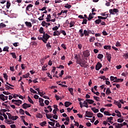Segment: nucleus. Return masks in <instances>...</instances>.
<instances>
[{
    "mask_svg": "<svg viewBox=\"0 0 128 128\" xmlns=\"http://www.w3.org/2000/svg\"><path fill=\"white\" fill-rule=\"evenodd\" d=\"M25 24L28 28H32V23L30 22H25Z\"/></svg>",
    "mask_w": 128,
    "mask_h": 128,
    "instance_id": "obj_16",
    "label": "nucleus"
},
{
    "mask_svg": "<svg viewBox=\"0 0 128 128\" xmlns=\"http://www.w3.org/2000/svg\"><path fill=\"white\" fill-rule=\"evenodd\" d=\"M97 116L98 118H102V116H104V115H102V114L101 113H98L97 114Z\"/></svg>",
    "mask_w": 128,
    "mask_h": 128,
    "instance_id": "obj_55",
    "label": "nucleus"
},
{
    "mask_svg": "<svg viewBox=\"0 0 128 128\" xmlns=\"http://www.w3.org/2000/svg\"><path fill=\"white\" fill-rule=\"evenodd\" d=\"M98 18H100V20H106L108 18V17H102V16H98Z\"/></svg>",
    "mask_w": 128,
    "mask_h": 128,
    "instance_id": "obj_45",
    "label": "nucleus"
},
{
    "mask_svg": "<svg viewBox=\"0 0 128 128\" xmlns=\"http://www.w3.org/2000/svg\"><path fill=\"white\" fill-rule=\"evenodd\" d=\"M114 104L118 106V108H122V104H120V102H116L114 100Z\"/></svg>",
    "mask_w": 128,
    "mask_h": 128,
    "instance_id": "obj_12",
    "label": "nucleus"
},
{
    "mask_svg": "<svg viewBox=\"0 0 128 128\" xmlns=\"http://www.w3.org/2000/svg\"><path fill=\"white\" fill-rule=\"evenodd\" d=\"M5 86H6V90H14L13 88L10 86L6 84H5Z\"/></svg>",
    "mask_w": 128,
    "mask_h": 128,
    "instance_id": "obj_38",
    "label": "nucleus"
},
{
    "mask_svg": "<svg viewBox=\"0 0 128 128\" xmlns=\"http://www.w3.org/2000/svg\"><path fill=\"white\" fill-rule=\"evenodd\" d=\"M10 54H12L13 58H16V52H11Z\"/></svg>",
    "mask_w": 128,
    "mask_h": 128,
    "instance_id": "obj_41",
    "label": "nucleus"
},
{
    "mask_svg": "<svg viewBox=\"0 0 128 128\" xmlns=\"http://www.w3.org/2000/svg\"><path fill=\"white\" fill-rule=\"evenodd\" d=\"M86 118H92V116H94V113L90 112L88 111H86Z\"/></svg>",
    "mask_w": 128,
    "mask_h": 128,
    "instance_id": "obj_7",
    "label": "nucleus"
},
{
    "mask_svg": "<svg viewBox=\"0 0 128 128\" xmlns=\"http://www.w3.org/2000/svg\"><path fill=\"white\" fill-rule=\"evenodd\" d=\"M72 103L70 102H64V106L66 108H68L70 106H72Z\"/></svg>",
    "mask_w": 128,
    "mask_h": 128,
    "instance_id": "obj_13",
    "label": "nucleus"
},
{
    "mask_svg": "<svg viewBox=\"0 0 128 128\" xmlns=\"http://www.w3.org/2000/svg\"><path fill=\"white\" fill-rule=\"evenodd\" d=\"M98 58H99V60H102V58H104V55L102 54H98L97 56Z\"/></svg>",
    "mask_w": 128,
    "mask_h": 128,
    "instance_id": "obj_35",
    "label": "nucleus"
},
{
    "mask_svg": "<svg viewBox=\"0 0 128 128\" xmlns=\"http://www.w3.org/2000/svg\"><path fill=\"white\" fill-rule=\"evenodd\" d=\"M46 118H48V120H50V118H52V116H54L52 114H50V115L48 114H46Z\"/></svg>",
    "mask_w": 128,
    "mask_h": 128,
    "instance_id": "obj_24",
    "label": "nucleus"
},
{
    "mask_svg": "<svg viewBox=\"0 0 128 128\" xmlns=\"http://www.w3.org/2000/svg\"><path fill=\"white\" fill-rule=\"evenodd\" d=\"M106 58L108 62H110V60L112 58V54L110 53L106 52Z\"/></svg>",
    "mask_w": 128,
    "mask_h": 128,
    "instance_id": "obj_9",
    "label": "nucleus"
},
{
    "mask_svg": "<svg viewBox=\"0 0 128 128\" xmlns=\"http://www.w3.org/2000/svg\"><path fill=\"white\" fill-rule=\"evenodd\" d=\"M8 48H10L8 46L4 47L3 48V52H8Z\"/></svg>",
    "mask_w": 128,
    "mask_h": 128,
    "instance_id": "obj_29",
    "label": "nucleus"
},
{
    "mask_svg": "<svg viewBox=\"0 0 128 128\" xmlns=\"http://www.w3.org/2000/svg\"><path fill=\"white\" fill-rule=\"evenodd\" d=\"M94 98L96 100V102H100V97L94 96Z\"/></svg>",
    "mask_w": 128,
    "mask_h": 128,
    "instance_id": "obj_54",
    "label": "nucleus"
},
{
    "mask_svg": "<svg viewBox=\"0 0 128 128\" xmlns=\"http://www.w3.org/2000/svg\"><path fill=\"white\" fill-rule=\"evenodd\" d=\"M55 98L57 100H62V98H60V96H58V95L55 96Z\"/></svg>",
    "mask_w": 128,
    "mask_h": 128,
    "instance_id": "obj_56",
    "label": "nucleus"
},
{
    "mask_svg": "<svg viewBox=\"0 0 128 128\" xmlns=\"http://www.w3.org/2000/svg\"><path fill=\"white\" fill-rule=\"evenodd\" d=\"M37 117L38 118H42V115L41 114L39 113V114H38Z\"/></svg>",
    "mask_w": 128,
    "mask_h": 128,
    "instance_id": "obj_59",
    "label": "nucleus"
},
{
    "mask_svg": "<svg viewBox=\"0 0 128 128\" xmlns=\"http://www.w3.org/2000/svg\"><path fill=\"white\" fill-rule=\"evenodd\" d=\"M10 1H7V2H6V8L8 9L10 8Z\"/></svg>",
    "mask_w": 128,
    "mask_h": 128,
    "instance_id": "obj_28",
    "label": "nucleus"
},
{
    "mask_svg": "<svg viewBox=\"0 0 128 128\" xmlns=\"http://www.w3.org/2000/svg\"><path fill=\"white\" fill-rule=\"evenodd\" d=\"M5 96L4 94H0V100H3V102H4L6 100V98H4Z\"/></svg>",
    "mask_w": 128,
    "mask_h": 128,
    "instance_id": "obj_22",
    "label": "nucleus"
},
{
    "mask_svg": "<svg viewBox=\"0 0 128 128\" xmlns=\"http://www.w3.org/2000/svg\"><path fill=\"white\" fill-rule=\"evenodd\" d=\"M46 124V121H44L40 124V126H44Z\"/></svg>",
    "mask_w": 128,
    "mask_h": 128,
    "instance_id": "obj_47",
    "label": "nucleus"
},
{
    "mask_svg": "<svg viewBox=\"0 0 128 128\" xmlns=\"http://www.w3.org/2000/svg\"><path fill=\"white\" fill-rule=\"evenodd\" d=\"M112 126H116V128H122V126H124V124H118L116 122L114 123Z\"/></svg>",
    "mask_w": 128,
    "mask_h": 128,
    "instance_id": "obj_6",
    "label": "nucleus"
},
{
    "mask_svg": "<svg viewBox=\"0 0 128 128\" xmlns=\"http://www.w3.org/2000/svg\"><path fill=\"white\" fill-rule=\"evenodd\" d=\"M86 101L87 102L88 104H94V101L90 99H86Z\"/></svg>",
    "mask_w": 128,
    "mask_h": 128,
    "instance_id": "obj_17",
    "label": "nucleus"
},
{
    "mask_svg": "<svg viewBox=\"0 0 128 128\" xmlns=\"http://www.w3.org/2000/svg\"><path fill=\"white\" fill-rule=\"evenodd\" d=\"M88 22V20L83 18V22H82V24H86Z\"/></svg>",
    "mask_w": 128,
    "mask_h": 128,
    "instance_id": "obj_44",
    "label": "nucleus"
},
{
    "mask_svg": "<svg viewBox=\"0 0 128 128\" xmlns=\"http://www.w3.org/2000/svg\"><path fill=\"white\" fill-rule=\"evenodd\" d=\"M60 35V32H58V30H56L54 32V34H53L54 36H58Z\"/></svg>",
    "mask_w": 128,
    "mask_h": 128,
    "instance_id": "obj_14",
    "label": "nucleus"
},
{
    "mask_svg": "<svg viewBox=\"0 0 128 128\" xmlns=\"http://www.w3.org/2000/svg\"><path fill=\"white\" fill-rule=\"evenodd\" d=\"M3 75L4 78L6 80H8V74H6V73H4Z\"/></svg>",
    "mask_w": 128,
    "mask_h": 128,
    "instance_id": "obj_42",
    "label": "nucleus"
},
{
    "mask_svg": "<svg viewBox=\"0 0 128 128\" xmlns=\"http://www.w3.org/2000/svg\"><path fill=\"white\" fill-rule=\"evenodd\" d=\"M116 46L118 48L120 46H122V44H120V42H116Z\"/></svg>",
    "mask_w": 128,
    "mask_h": 128,
    "instance_id": "obj_51",
    "label": "nucleus"
},
{
    "mask_svg": "<svg viewBox=\"0 0 128 128\" xmlns=\"http://www.w3.org/2000/svg\"><path fill=\"white\" fill-rule=\"evenodd\" d=\"M12 102H14V103L18 102V104H22V101L20 100H12Z\"/></svg>",
    "mask_w": 128,
    "mask_h": 128,
    "instance_id": "obj_11",
    "label": "nucleus"
},
{
    "mask_svg": "<svg viewBox=\"0 0 128 128\" xmlns=\"http://www.w3.org/2000/svg\"><path fill=\"white\" fill-rule=\"evenodd\" d=\"M82 44H78V48H79V50H82Z\"/></svg>",
    "mask_w": 128,
    "mask_h": 128,
    "instance_id": "obj_60",
    "label": "nucleus"
},
{
    "mask_svg": "<svg viewBox=\"0 0 128 128\" xmlns=\"http://www.w3.org/2000/svg\"><path fill=\"white\" fill-rule=\"evenodd\" d=\"M31 106L30 104H28L26 103H24L22 105V108H24V110H26L28 108H30Z\"/></svg>",
    "mask_w": 128,
    "mask_h": 128,
    "instance_id": "obj_8",
    "label": "nucleus"
},
{
    "mask_svg": "<svg viewBox=\"0 0 128 128\" xmlns=\"http://www.w3.org/2000/svg\"><path fill=\"white\" fill-rule=\"evenodd\" d=\"M43 42L44 44H46V42H48V40L50 38V36L48 35V34H46V32H44L43 36Z\"/></svg>",
    "mask_w": 128,
    "mask_h": 128,
    "instance_id": "obj_3",
    "label": "nucleus"
},
{
    "mask_svg": "<svg viewBox=\"0 0 128 128\" xmlns=\"http://www.w3.org/2000/svg\"><path fill=\"white\" fill-rule=\"evenodd\" d=\"M117 122H120V124H122V122H124V119H122L120 118H118L117 120Z\"/></svg>",
    "mask_w": 128,
    "mask_h": 128,
    "instance_id": "obj_50",
    "label": "nucleus"
},
{
    "mask_svg": "<svg viewBox=\"0 0 128 128\" xmlns=\"http://www.w3.org/2000/svg\"><path fill=\"white\" fill-rule=\"evenodd\" d=\"M28 101L29 102H30V104H34V101L32 100L30 96H28Z\"/></svg>",
    "mask_w": 128,
    "mask_h": 128,
    "instance_id": "obj_40",
    "label": "nucleus"
},
{
    "mask_svg": "<svg viewBox=\"0 0 128 128\" xmlns=\"http://www.w3.org/2000/svg\"><path fill=\"white\" fill-rule=\"evenodd\" d=\"M68 90L70 92L72 96H74V89L72 88H69Z\"/></svg>",
    "mask_w": 128,
    "mask_h": 128,
    "instance_id": "obj_27",
    "label": "nucleus"
},
{
    "mask_svg": "<svg viewBox=\"0 0 128 128\" xmlns=\"http://www.w3.org/2000/svg\"><path fill=\"white\" fill-rule=\"evenodd\" d=\"M48 68V65H44L42 67V70L44 71V70H48V69L46 68Z\"/></svg>",
    "mask_w": 128,
    "mask_h": 128,
    "instance_id": "obj_37",
    "label": "nucleus"
},
{
    "mask_svg": "<svg viewBox=\"0 0 128 128\" xmlns=\"http://www.w3.org/2000/svg\"><path fill=\"white\" fill-rule=\"evenodd\" d=\"M94 40H96V38H94V37H92L91 38H90L89 39V41L90 42H94Z\"/></svg>",
    "mask_w": 128,
    "mask_h": 128,
    "instance_id": "obj_36",
    "label": "nucleus"
},
{
    "mask_svg": "<svg viewBox=\"0 0 128 128\" xmlns=\"http://www.w3.org/2000/svg\"><path fill=\"white\" fill-rule=\"evenodd\" d=\"M104 50H110L112 46H104Z\"/></svg>",
    "mask_w": 128,
    "mask_h": 128,
    "instance_id": "obj_32",
    "label": "nucleus"
},
{
    "mask_svg": "<svg viewBox=\"0 0 128 128\" xmlns=\"http://www.w3.org/2000/svg\"><path fill=\"white\" fill-rule=\"evenodd\" d=\"M60 32L62 34L63 36H66V32L64 30H60Z\"/></svg>",
    "mask_w": 128,
    "mask_h": 128,
    "instance_id": "obj_43",
    "label": "nucleus"
},
{
    "mask_svg": "<svg viewBox=\"0 0 128 128\" xmlns=\"http://www.w3.org/2000/svg\"><path fill=\"white\" fill-rule=\"evenodd\" d=\"M64 72V70H62L60 72V74H59L60 78H62Z\"/></svg>",
    "mask_w": 128,
    "mask_h": 128,
    "instance_id": "obj_49",
    "label": "nucleus"
},
{
    "mask_svg": "<svg viewBox=\"0 0 128 128\" xmlns=\"http://www.w3.org/2000/svg\"><path fill=\"white\" fill-rule=\"evenodd\" d=\"M6 25L4 23H0V28H6Z\"/></svg>",
    "mask_w": 128,
    "mask_h": 128,
    "instance_id": "obj_33",
    "label": "nucleus"
},
{
    "mask_svg": "<svg viewBox=\"0 0 128 128\" xmlns=\"http://www.w3.org/2000/svg\"><path fill=\"white\" fill-rule=\"evenodd\" d=\"M30 76V73H27L26 75H23L24 78H28Z\"/></svg>",
    "mask_w": 128,
    "mask_h": 128,
    "instance_id": "obj_46",
    "label": "nucleus"
},
{
    "mask_svg": "<svg viewBox=\"0 0 128 128\" xmlns=\"http://www.w3.org/2000/svg\"><path fill=\"white\" fill-rule=\"evenodd\" d=\"M2 94H6V96H8V94H10V92H6V91L3 92Z\"/></svg>",
    "mask_w": 128,
    "mask_h": 128,
    "instance_id": "obj_61",
    "label": "nucleus"
},
{
    "mask_svg": "<svg viewBox=\"0 0 128 128\" xmlns=\"http://www.w3.org/2000/svg\"><path fill=\"white\" fill-rule=\"evenodd\" d=\"M20 114H24V110H22V108H21L20 110Z\"/></svg>",
    "mask_w": 128,
    "mask_h": 128,
    "instance_id": "obj_48",
    "label": "nucleus"
},
{
    "mask_svg": "<svg viewBox=\"0 0 128 128\" xmlns=\"http://www.w3.org/2000/svg\"><path fill=\"white\" fill-rule=\"evenodd\" d=\"M32 6H34L32 4H28L26 9V12H28V10H30V8H32Z\"/></svg>",
    "mask_w": 128,
    "mask_h": 128,
    "instance_id": "obj_26",
    "label": "nucleus"
},
{
    "mask_svg": "<svg viewBox=\"0 0 128 128\" xmlns=\"http://www.w3.org/2000/svg\"><path fill=\"white\" fill-rule=\"evenodd\" d=\"M6 114H8L9 120H13L14 117V116H12V114H10V113H8V112H6Z\"/></svg>",
    "mask_w": 128,
    "mask_h": 128,
    "instance_id": "obj_18",
    "label": "nucleus"
},
{
    "mask_svg": "<svg viewBox=\"0 0 128 128\" xmlns=\"http://www.w3.org/2000/svg\"><path fill=\"white\" fill-rule=\"evenodd\" d=\"M39 32H40V34H43L44 32V28L42 27H40V30H39Z\"/></svg>",
    "mask_w": 128,
    "mask_h": 128,
    "instance_id": "obj_39",
    "label": "nucleus"
},
{
    "mask_svg": "<svg viewBox=\"0 0 128 128\" xmlns=\"http://www.w3.org/2000/svg\"><path fill=\"white\" fill-rule=\"evenodd\" d=\"M84 58H88V56H90V52L86 51L84 53Z\"/></svg>",
    "mask_w": 128,
    "mask_h": 128,
    "instance_id": "obj_19",
    "label": "nucleus"
},
{
    "mask_svg": "<svg viewBox=\"0 0 128 128\" xmlns=\"http://www.w3.org/2000/svg\"><path fill=\"white\" fill-rule=\"evenodd\" d=\"M70 28H72V26H74V22H71L70 24Z\"/></svg>",
    "mask_w": 128,
    "mask_h": 128,
    "instance_id": "obj_58",
    "label": "nucleus"
},
{
    "mask_svg": "<svg viewBox=\"0 0 128 128\" xmlns=\"http://www.w3.org/2000/svg\"><path fill=\"white\" fill-rule=\"evenodd\" d=\"M64 8H72V5L66 4L64 6Z\"/></svg>",
    "mask_w": 128,
    "mask_h": 128,
    "instance_id": "obj_53",
    "label": "nucleus"
},
{
    "mask_svg": "<svg viewBox=\"0 0 128 128\" xmlns=\"http://www.w3.org/2000/svg\"><path fill=\"white\" fill-rule=\"evenodd\" d=\"M79 34L80 35V38L84 36H90V34L88 30H84L83 29H80L79 30Z\"/></svg>",
    "mask_w": 128,
    "mask_h": 128,
    "instance_id": "obj_2",
    "label": "nucleus"
},
{
    "mask_svg": "<svg viewBox=\"0 0 128 128\" xmlns=\"http://www.w3.org/2000/svg\"><path fill=\"white\" fill-rule=\"evenodd\" d=\"M109 12H110V14H116L118 12V8L110 9Z\"/></svg>",
    "mask_w": 128,
    "mask_h": 128,
    "instance_id": "obj_4",
    "label": "nucleus"
},
{
    "mask_svg": "<svg viewBox=\"0 0 128 128\" xmlns=\"http://www.w3.org/2000/svg\"><path fill=\"white\" fill-rule=\"evenodd\" d=\"M82 104H84V106L85 108H88V102H86V100Z\"/></svg>",
    "mask_w": 128,
    "mask_h": 128,
    "instance_id": "obj_30",
    "label": "nucleus"
},
{
    "mask_svg": "<svg viewBox=\"0 0 128 128\" xmlns=\"http://www.w3.org/2000/svg\"><path fill=\"white\" fill-rule=\"evenodd\" d=\"M92 13H90L89 16H88V20L90 21L92 20V18H94V16H92Z\"/></svg>",
    "mask_w": 128,
    "mask_h": 128,
    "instance_id": "obj_23",
    "label": "nucleus"
},
{
    "mask_svg": "<svg viewBox=\"0 0 128 128\" xmlns=\"http://www.w3.org/2000/svg\"><path fill=\"white\" fill-rule=\"evenodd\" d=\"M74 56H75L74 58L76 60V64H80L81 68H86V63H84V62L82 61V58H80V56L78 57V54H75Z\"/></svg>",
    "mask_w": 128,
    "mask_h": 128,
    "instance_id": "obj_1",
    "label": "nucleus"
},
{
    "mask_svg": "<svg viewBox=\"0 0 128 128\" xmlns=\"http://www.w3.org/2000/svg\"><path fill=\"white\" fill-rule=\"evenodd\" d=\"M102 64L100 62H98L96 66V70H100L102 67Z\"/></svg>",
    "mask_w": 128,
    "mask_h": 128,
    "instance_id": "obj_5",
    "label": "nucleus"
},
{
    "mask_svg": "<svg viewBox=\"0 0 128 128\" xmlns=\"http://www.w3.org/2000/svg\"><path fill=\"white\" fill-rule=\"evenodd\" d=\"M94 46H97L98 48H102V44H101L100 42H96V43H94Z\"/></svg>",
    "mask_w": 128,
    "mask_h": 128,
    "instance_id": "obj_15",
    "label": "nucleus"
},
{
    "mask_svg": "<svg viewBox=\"0 0 128 128\" xmlns=\"http://www.w3.org/2000/svg\"><path fill=\"white\" fill-rule=\"evenodd\" d=\"M100 78H101V80H106V76H101L100 77Z\"/></svg>",
    "mask_w": 128,
    "mask_h": 128,
    "instance_id": "obj_62",
    "label": "nucleus"
},
{
    "mask_svg": "<svg viewBox=\"0 0 128 128\" xmlns=\"http://www.w3.org/2000/svg\"><path fill=\"white\" fill-rule=\"evenodd\" d=\"M102 34L103 36H108V34L105 30H104V31L102 32Z\"/></svg>",
    "mask_w": 128,
    "mask_h": 128,
    "instance_id": "obj_64",
    "label": "nucleus"
},
{
    "mask_svg": "<svg viewBox=\"0 0 128 128\" xmlns=\"http://www.w3.org/2000/svg\"><path fill=\"white\" fill-rule=\"evenodd\" d=\"M91 110L94 112V114H96V112H98L99 110L98 109H96V108H92Z\"/></svg>",
    "mask_w": 128,
    "mask_h": 128,
    "instance_id": "obj_34",
    "label": "nucleus"
},
{
    "mask_svg": "<svg viewBox=\"0 0 128 128\" xmlns=\"http://www.w3.org/2000/svg\"><path fill=\"white\" fill-rule=\"evenodd\" d=\"M104 114H105L106 116H112V114H110V112L108 111L104 112Z\"/></svg>",
    "mask_w": 128,
    "mask_h": 128,
    "instance_id": "obj_52",
    "label": "nucleus"
},
{
    "mask_svg": "<svg viewBox=\"0 0 128 128\" xmlns=\"http://www.w3.org/2000/svg\"><path fill=\"white\" fill-rule=\"evenodd\" d=\"M124 82V79L122 78H118L117 80H114L113 82Z\"/></svg>",
    "mask_w": 128,
    "mask_h": 128,
    "instance_id": "obj_20",
    "label": "nucleus"
},
{
    "mask_svg": "<svg viewBox=\"0 0 128 128\" xmlns=\"http://www.w3.org/2000/svg\"><path fill=\"white\" fill-rule=\"evenodd\" d=\"M58 30V26H55L54 28H52V30L56 31Z\"/></svg>",
    "mask_w": 128,
    "mask_h": 128,
    "instance_id": "obj_63",
    "label": "nucleus"
},
{
    "mask_svg": "<svg viewBox=\"0 0 128 128\" xmlns=\"http://www.w3.org/2000/svg\"><path fill=\"white\" fill-rule=\"evenodd\" d=\"M44 99L42 98H39V102L41 106H44Z\"/></svg>",
    "mask_w": 128,
    "mask_h": 128,
    "instance_id": "obj_10",
    "label": "nucleus"
},
{
    "mask_svg": "<svg viewBox=\"0 0 128 128\" xmlns=\"http://www.w3.org/2000/svg\"><path fill=\"white\" fill-rule=\"evenodd\" d=\"M42 26H46V21H42Z\"/></svg>",
    "mask_w": 128,
    "mask_h": 128,
    "instance_id": "obj_57",
    "label": "nucleus"
},
{
    "mask_svg": "<svg viewBox=\"0 0 128 128\" xmlns=\"http://www.w3.org/2000/svg\"><path fill=\"white\" fill-rule=\"evenodd\" d=\"M106 94H112V92H110V88H107Z\"/></svg>",
    "mask_w": 128,
    "mask_h": 128,
    "instance_id": "obj_31",
    "label": "nucleus"
},
{
    "mask_svg": "<svg viewBox=\"0 0 128 128\" xmlns=\"http://www.w3.org/2000/svg\"><path fill=\"white\" fill-rule=\"evenodd\" d=\"M101 22H102V20L100 18H98V20H96L94 21L96 24H100Z\"/></svg>",
    "mask_w": 128,
    "mask_h": 128,
    "instance_id": "obj_25",
    "label": "nucleus"
},
{
    "mask_svg": "<svg viewBox=\"0 0 128 128\" xmlns=\"http://www.w3.org/2000/svg\"><path fill=\"white\" fill-rule=\"evenodd\" d=\"M50 18H52V16H50V14L48 15L47 18H46V22H50Z\"/></svg>",
    "mask_w": 128,
    "mask_h": 128,
    "instance_id": "obj_21",
    "label": "nucleus"
}]
</instances>
